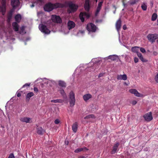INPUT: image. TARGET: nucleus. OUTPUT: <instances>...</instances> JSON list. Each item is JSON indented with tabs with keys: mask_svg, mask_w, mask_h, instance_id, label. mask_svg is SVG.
<instances>
[{
	"mask_svg": "<svg viewBox=\"0 0 158 158\" xmlns=\"http://www.w3.org/2000/svg\"><path fill=\"white\" fill-rule=\"evenodd\" d=\"M64 6V4L60 3H52L51 2H48L44 6V9L46 11L50 12L54 9L63 8Z\"/></svg>",
	"mask_w": 158,
	"mask_h": 158,
	"instance_id": "obj_1",
	"label": "nucleus"
},
{
	"mask_svg": "<svg viewBox=\"0 0 158 158\" xmlns=\"http://www.w3.org/2000/svg\"><path fill=\"white\" fill-rule=\"evenodd\" d=\"M65 4L68 7V12L69 13H74L78 9V6L74 3L72 1L66 2Z\"/></svg>",
	"mask_w": 158,
	"mask_h": 158,
	"instance_id": "obj_2",
	"label": "nucleus"
},
{
	"mask_svg": "<svg viewBox=\"0 0 158 158\" xmlns=\"http://www.w3.org/2000/svg\"><path fill=\"white\" fill-rule=\"evenodd\" d=\"M69 96L70 106L73 107L75 105L76 101L75 94L73 91L70 92Z\"/></svg>",
	"mask_w": 158,
	"mask_h": 158,
	"instance_id": "obj_3",
	"label": "nucleus"
},
{
	"mask_svg": "<svg viewBox=\"0 0 158 158\" xmlns=\"http://www.w3.org/2000/svg\"><path fill=\"white\" fill-rule=\"evenodd\" d=\"M86 28L87 30L89 31V34H90V32H95L96 30L98 29L97 27L95 25L91 23L88 24Z\"/></svg>",
	"mask_w": 158,
	"mask_h": 158,
	"instance_id": "obj_4",
	"label": "nucleus"
},
{
	"mask_svg": "<svg viewBox=\"0 0 158 158\" xmlns=\"http://www.w3.org/2000/svg\"><path fill=\"white\" fill-rule=\"evenodd\" d=\"M39 28L41 31L45 34H49L50 32V31L47 28L46 26L43 24H39Z\"/></svg>",
	"mask_w": 158,
	"mask_h": 158,
	"instance_id": "obj_5",
	"label": "nucleus"
},
{
	"mask_svg": "<svg viewBox=\"0 0 158 158\" xmlns=\"http://www.w3.org/2000/svg\"><path fill=\"white\" fill-rule=\"evenodd\" d=\"M147 38L150 42L153 43L158 38V35L156 34H149L147 35Z\"/></svg>",
	"mask_w": 158,
	"mask_h": 158,
	"instance_id": "obj_6",
	"label": "nucleus"
},
{
	"mask_svg": "<svg viewBox=\"0 0 158 158\" xmlns=\"http://www.w3.org/2000/svg\"><path fill=\"white\" fill-rule=\"evenodd\" d=\"M89 15L88 12H81L79 15L80 19L82 22H83L84 21L85 18L88 19L89 18Z\"/></svg>",
	"mask_w": 158,
	"mask_h": 158,
	"instance_id": "obj_7",
	"label": "nucleus"
},
{
	"mask_svg": "<svg viewBox=\"0 0 158 158\" xmlns=\"http://www.w3.org/2000/svg\"><path fill=\"white\" fill-rule=\"evenodd\" d=\"M51 19L53 22L57 23H60L62 22V20L60 17L55 15H52Z\"/></svg>",
	"mask_w": 158,
	"mask_h": 158,
	"instance_id": "obj_8",
	"label": "nucleus"
},
{
	"mask_svg": "<svg viewBox=\"0 0 158 158\" xmlns=\"http://www.w3.org/2000/svg\"><path fill=\"white\" fill-rule=\"evenodd\" d=\"M10 4L13 8L15 9L19 7L20 2L19 0H11Z\"/></svg>",
	"mask_w": 158,
	"mask_h": 158,
	"instance_id": "obj_9",
	"label": "nucleus"
},
{
	"mask_svg": "<svg viewBox=\"0 0 158 158\" xmlns=\"http://www.w3.org/2000/svg\"><path fill=\"white\" fill-rule=\"evenodd\" d=\"M43 82L44 84L45 83L46 85H49L52 86L53 85L55 84L56 82L52 79H47L44 78L43 79Z\"/></svg>",
	"mask_w": 158,
	"mask_h": 158,
	"instance_id": "obj_10",
	"label": "nucleus"
},
{
	"mask_svg": "<svg viewBox=\"0 0 158 158\" xmlns=\"http://www.w3.org/2000/svg\"><path fill=\"white\" fill-rule=\"evenodd\" d=\"M152 114V112H150L145 114L143 116L145 120L147 121H150L152 120L153 119Z\"/></svg>",
	"mask_w": 158,
	"mask_h": 158,
	"instance_id": "obj_11",
	"label": "nucleus"
},
{
	"mask_svg": "<svg viewBox=\"0 0 158 158\" xmlns=\"http://www.w3.org/2000/svg\"><path fill=\"white\" fill-rule=\"evenodd\" d=\"M105 60L108 59H110L114 61L117 60L118 59V56L116 55H112L108 56L107 57L103 58Z\"/></svg>",
	"mask_w": 158,
	"mask_h": 158,
	"instance_id": "obj_12",
	"label": "nucleus"
},
{
	"mask_svg": "<svg viewBox=\"0 0 158 158\" xmlns=\"http://www.w3.org/2000/svg\"><path fill=\"white\" fill-rule=\"evenodd\" d=\"M20 120L22 122L26 123H31V118L28 117H21L20 118Z\"/></svg>",
	"mask_w": 158,
	"mask_h": 158,
	"instance_id": "obj_13",
	"label": "nucleus"
},
{
	"mask_svg": "<svg viewBox=\"0 0 158 158\" xmlns=\"http://www.w3.org/2000/svg\"><path fill=\"white\" fill-rule=\"evenodd\" d=\"M129 91L131 94H134V95L137 97H140L142 96V94L139 93L138 91L135 89H131L129 90Z\"/></svg>",
	"mask_w": 158,
	"mask_h": 158,
	"instance_id": "obj_14",
	"label": "nucleus"
},
{
	"mask_svg": "<svg viewBox=\"0 0 158 158\" xmlns=\"http://www.w3.org/2000/svg\"><path fill=\"white\" fill-rule=\"evenodd\" d=\"M119 145V143L118 142L116 143L113 147V149L111 152V154H114L117 152V149Z\"/></svg>",
	"mask_w": 158,
	"mask_h": 158,
	"instance_id": "obj_15",
	"label": "nucleus"
},
{
	"mask_svg": "<svg viewBox=\"0 0 158 158\" xmlns=\"http://www.w3.org/2000/svg\"><path fill=\"white\" fill-rule=\"evenodd\" d=\"M68 27L69 30L73 28L75 26V23L71 21H69L68 23Z\"/></svg>",
	"mask_w": 158,
	"mask_h": 158,
	"instance_id": "obj_16",
	"label": "nucleus"
},
{
	"mask_svg": "<svg viewBox=\"0 0 158 158\" xmlns=\"http://www.w3.org/2000/svg\"><path fill=\"white\" fill-rule=\"evenodd\" d=\"M121 20H120V19H119L118 20V21L116 22V28L118 32L119 35V31L121 28Z\"/></svg>",
	"mask_w": 158,
	"mask_h": 158,
	"instance_id": "obj_17",
	"label": "nucleus"
},
{
	"mask_svg": "<svg viewBox=\"0 0 158 158\" xmlns=\"http://www.w3.org/2000/svg\"><path fill=\"white\" fill-rule=\"evenodd\" d=\"M118 80H126L127 79V76L126 74L118 75L117 78Z\"/></svg>",
	"mask_w": 158,
	"mask_h": 158,
	"instance_id": "obj_18",
	"label": "nucleus"
},
{
	"mask_svg": "<svg viewBox=\"0 0 158 158\" xmlns=\"http://www.w3.org/2000/svg\"><path fill=\"white\" fill-rule=\"evenodd\" d=\"M84 8L86 11H88L89 10L90 8L89 0H85L84 5Z\"/></svg>",
	"mask_w": 158,
	"mask_h": 158,
	"instance_id": "obj_19",
	"label": "nucleus"
},
{
	"mask_svg": "<svg viewBox=\"0 0 158 158\" xmlns=\"http://www.w3.org/2000/svg\"><path fill=\"white\" fill-rule=\"evenodd\" d=\"M92 96L89 94H86L83 96V98L85 102H87L89 99L91 98Z\"/></svg>",
	"mask_w": 158,
	"mask_h": 158,
	"instance_id": "obj_20",
	"label": "nucleus"
},
{
	"mask_svg": "<svg viewBox=\"0 0 158 158\" xmlns=\"http://www.w3.org/2000/svg\"><path fill=\"white\" fill-rule=\"evenodd\" d=\"M58 91H59L63 97L64 98H66L67 95L64 89L62 88H60Z\"/></svg>",
	"mask_w": 158,
	"mask_h": 158,
	"instance_id": "obj_21",
	"label": "nucleus"
},
{
	"mask_svg": "<svg viewBox=\"0 0 158 158\" xmlns=\"http://www.w3.org/2000/svg\"><path fill=\"white\" fill-rule=\"evenodd\" d=\"M43 2V0H35L34 2H32V4L31 5H30V7L31 8L34 7L35 6L34 4L36 3L37 4H39V5H41Z\"/></svg>",
	"mask_w": 158,
	"mask_h": 158,
	"instance_id": "obj_22",
	"label": "nucleus"
},
{
	"mask_svg": "<svg viewBox=\"0 0 158 158\" xmlns=\"http://www.w3.org/2000/svg\"><path fill=\"white\" fill-rule=\"evenodd\" d=\"M78 128V124L77 122L74 123L72 126V129L74 133L77 132Z\"/></svg>",
	"mask_w": 158,
	"mask_h": 158,
	"instance_id": "obj_23",
	"label": "nucleus"
},
{
	"mask_svg": "<svg viewBox=\"0 0 158 158\" xmlns=\"http://www.w3.org/2000/svg\"><path fill=\"white\" fill-rule=\"evenodd\" d=\"M12 25L14 30L16 31H18L19 25L18 24L15 22H13L12 23Z\"/></svg>",
	"mask_w": 158,
	"mask_h": 158,
	"instance_id": "obj_24",
	"label": "nucleus"
},
{
	"mask_svg": "<svg viewBox=\"0 0 158 158\" xmlns=\"http://www.w3.org/2000/svg\"><path fill=\"white\" fill-rule=\"evenodd\" d=\"M58 82L59 85L61 87L65 88L66 86V84L64 81L59 80Z\"/></svg>",
	"mask_w": 158,
	"mask_h": 158,
	"instance_id": "obj_25",
	"label": "nucleus"
},
{
	"mask_svg": "<svg viewBox=\"0 0 158 158\" xmlns=\"http://www.w3.org/2000/svg\"><path fill=\"white\" fill-rule=\"evenodd\" d=\"M1 4L2 8H3V10H4L5 12L6 11V0H2Z\"/></svg>",
	"mask_w": 158,
	"mask_h": 158,
	"instance_id": "obj_26",
	"label": "nucleus"
},
{
	"mask_svg": "<svg viewBox=\"0 0 158 158\" xmlns=\"http://www.w3.org/2000/svg\"><path fill=\"white\" fill-rule=\"evenodd\" d=\"M34 95V94L33 92H30L28 93L27 94V95L26 97V100L27 101H29L30 98H31V97L33 96Z\"/></svg>",
	"mask_w": 158,
	"mask_h": 158,
	"instance_id": "obj_27",
	"label": "nucleus"
},
{
	"mask_svg": "<svg viewBox=\"0 0 158 158\" xmlns=\"http://www.w3.org/2000/svg\"><path fill=\"white\" fill-rule=\"evenodd\" d=\"M15 19L16 22L19 23L21 19V16L20 14H17L15 16Z\"/></svg>",
	"mask_w": 158,
	"mask_h": 158,
	"instance_id": "obj_28",
	"label": "nucleus"
},
{
	"mask_svg": "<svg viewBox=\"0 0 158 158\" xmlns=\"http://www.w3.org/2000/svg\"><path fill=\"white\" fill-rule=\"evenodd\" d=\"M37 132L39 135L43 134V130L42 127H37L36 128Z\"/></svg>",
	"mask_w": 158,
	"mask_h": 158,
	"instance_id": "obj_29",
	"label": "nucleus"
},
{
	"mask_svg": "<svg viewBox=\"0 0 158 158\" xmlns=\"http://www.w3.org/2000/svg\"><path fill=\"white\" fill-rule=\"evenodd\" d=\"M87 149L85 147H84L83 148H78L77 149H76L74 152L75 153H77L81 151H83L84 150H87Z\"/></svg>",
	"mask_w": 158,
	"mask_h": 158,
	"instance_id": "obj_30",
	"label": "nucleus"
},
{
	"mask_svg": "<svg viewBox=\"0 0 158 158\" xmlns=\"http://www.w3.org/2000/svg\"><path fill=\"white\" fill-rule=\"evenodd\" d=\"M137 55L139 57L140 60L143 62H146L147 61V60H144L143 59V56L142 55V54L140 53V52H138L137 53Z\"/></svg>",
	"mask_w": 158,
	"mask_h": 158,
	"instance_id": "obj_31",
	"label": "nucleus"
},
{
	"mask_svg": "<svg viewBox=\"0 0 158 158\" xmlns=\"http://www.w3.org/2000/svg\"><path fill=\"white\" fill-rule=\"evenodd\" d=\"M25 27L24 26L21 27L20 29V31H19V33L21 34H23L26 33V32L25 31Z\"/></svg>",
	"mask_w": 158,
	"mask_h": 158,
	"instance_id": "obj_32",
	"label": "nucleus"
},
{
	"mask_svg": "<svg viewBox=\"0 0 158 158\" xmlns=\"http://www.w3.org/2000/svg\"><path fill=\"white\" fill-rule=\"evenodd\" d=\"M64 100L62 99H57L55 100H51V102H52L54 103H62L63 102Z\"/></svg>",
	"mask_w": 158,
	"mask_h": 158,
	"instance_id": "obj_33",
	"label": "nucleus"
},
{
	"mask_svg": "<svg viewBox=\"0 0 158 158\" xmlns=\"http://www.w3.org/2000/svg\"><path fill=\"white\" fill-rule=\"evenodd\" d=\"M139 47L137 46L132 47L131 48V50L133 52H136L137 53L138 52H139L138 51H139Z\"/></svg>",
	"mask_w": 158,
	"mask_h": 158,
	"instance_id": "obj_34",
	"label": "nucleus"
},
{
	"mask_svg": "<svg viewBox=\"0 0 158 158\" xmlns=\"http://www.w3.org/2000/svg\"><path fill=\"white\" fill-rule=\"evenodd\" d=\"M141 8L142 10L144 11L146 10L147 8V3L144 2H143L142 5L141 6Z\"/></svg>",
	"mask_w": 158,
	"mask_h": 158,
	"instance_id": "obj_35",
	"label": "nucleus"
},
{
	"mask_svg": "<svg viewBox=\"0 0 158 158\" xmlns=\"http://www.w3.org/2000/svg\"><path fill=\"white\" fill-rule=\"evenodd\" d=\"M157 18V15L156 13L153 14L152 17V20L153 21H155Z\"/></svg>",
	"mask_w": 158,
	"mask_h": 158,
	"instance_id": "obj_36",
	"label": "nucleus"
},
{
	"mask_svg": "<svg viewBox=\"0 0 158 158\" xmlns=\"http://www.w3.org/2000/svg\"><path fill=\"white\" fill-rule=\"evenodd\" d=\"M139 0H131L129 1V3L130 4L133 5L135 4Z\"/></svg>",
	"mask_w": 158,
	"mask_h": 158,
	"instance_id": "obj_37",
	"label": "nucleus"
},
{
	"mask_svg": "<svg viewBox=\"0 0 158 158\" xmlns=\"http://www.w3.org/2000/svg\"><path fill=\"white\" fill-rule=\"evenodd\" d=\"M94 118V116L93 114H90L84 117L85 119H88L89 118Z\"/></svg>",
	"mask_w": 158,
	"mask_h": 158,
	"instance_id": "obj_38",
	"label": "nucleus"
},
{
	"mask_svg": "<svg viewBox=\"0 0 158 158\" xmlns=\"http://www.w3.org/2000/svg\"><path fill=\"white\" fill-rule=\"evenodd\" d=\"M85 33V31L84 30H80L78 33V35L81 34L82 35H83Z\"/></svg>",
	"mask_w": 158,
	"mask_h": 158,
	"instance_id": "obj_39",
	"label": "nucleus"
},
{
	"mask_svg": "<svg viewBox=\"0 0 158 158\" xmlns=\"http://www.w3.org/2000/svg\"><path fill=\"white\" fill-rule=\"evenodd\" d=\"M30 83H26L23 86L22 88H23L25 87H29L30 86Z\"/></svg>",
	"mask_w": 158,
	"mask_h": 158,
	"instance_id": "obj_40",
	"label": "nucleus"
},
{
	"mask_svg": "<svg viewBox=\"0 0 158 158\" xmlns=\"http://www.w3.org/2000/svg\"><path fill=\"white\" fill-rule=\"evenodd\" d=\"M3 8H2V6H0V12H2V14L3 15H4L5 12L4 11V10H3Z\"/></svg>",
	"mask_w": 158,
	"mask_h": 158,
	"instance_id": "obj_41",
	"label": "nucleus"
},
{
	"mask_svg": "<svg viewBox=\"0 0 158 158\" xmlns=\"http://www.w3.org/2000/svg\"><path fill=\"white\" fill-rule=\"evenodd\" d=\"M102 2H99V3L98 4V6L97 8L101 9V6L102 5Z\"/></svg>",
	"mask_w": 158,
	"mask_h": 158,
	"instance_id": "obj_42",
	"label": "nucleus"
},
{
	"mask_svg": "<svg viewBox=\"0 0 158 158\" xmlns=\"http://www.w3.org/2000/svg\"><path fill=\"white\" fill-rule=\"evenodd\" d=\"M100 9H101L97 8V10H96V11L95 13V15L96 16H97V15H98L99 12L100 11Z\"/></svg>",
	"mask_w": 158,
	"mask_h": 158,
	"instance_id": "obj_43",
	"label": "nucleus"
},
{
	"mask_svg": "<svg viewBox=\"0 0 158 158\" xmlns=\"http://www.w3.org/2000/svg\"><path fill=\"white\" fill-rule=\"evenodd\" d=\"M140 51L142 53H144L146 52L145 50L143 48H140Z\"/></svg>",
	"mask_w": 158,
	"mask_h": 158,
	"instance_id": "obj_44",
	"label": "nucleus"
},
{
	"mask_svg": "<svg viewBox=\"0 0 158 158\" xmlns=\"http://www.w3.org/2000/svg\"><path fill=\"white\" fill-rule=\"evenodd\" d=\"M54 123L56 124H57L60 123V121L59 119H56L55 120Z\"/></svg>",
	"mask_w": 158,
	"mask_h": 158,
	"instance_id": "obj_45",
	"label": "nucleus"
},
{
	"mask_svg": "<svg viewBox=\"0 0 158 158\" xmlns=\"http://www.w3.org/2000/svg\"><path fill=\"white\" fill-rule=\"evenodd\" d=\"M155 81L157 82H158V73L155 76Z\"/></svg>",
	"mask_w": 158,
	"mask_h": 158,
	"instance_id": "obj_46",
	"label": "nucleus"
},
{
	"mask_svg": "<svg viewBox=\"0 0 158 158\" xmlns=\"http://www.w3.org/2000/svg\"><path fill=\"white\" fill-rule=\"evenodd\" d=\"M8 158H15L13 154L12 153L10 154Z\"/></svg>",
	"mask_w": 158,
	"mask_h": 158,
	"instance_id": "obj_47",
	"label": "nucleus"
},
{
	"mask_svg": "<svg viewBox=\"0 0 158 158\" xmlns=\"http://www.w3.org/2000/svg\"><path fill=\"white\" fill-rule=\"evenodd\" d=\"M139 59L136 57L134 58V62L135 63H137L138 62Z\"/></svg>",
	"mask_w": 158,
	"mask_h": 158,
	"instance_id": "obj_48",
	"label": "nucleus"
},
{
	"mask_svg": "<svg viewBox=\"0 0 158 158\" xmlns=\"http://www.w3.org/2000/svg\"><path fill=\"white\" fill-rule=\"evenodd\" d=\"M137 103V102L136 101L134 100L132 101L131 104L133 105H135Z\"/></svg>",
	"mask_w": 158,
	"mask_h": 158,
	"instance_id": "obj_49",
	"label": "nucleus"
},
{
	"mask_svg": "<svg viewBox=\"0 0 158 158\" xmlns=\"http://www.w3.org/2000/svg\"><path fill=\"white\" fill-rule=\"evenodd\" d=\"M34 90L35 92H37L38 91V89L36 87H34Z\"/></svg>",
	"mask_w": 158,
	"mask_h": 158,
	"instance_id": "obj_50",
	"label": "nucleus"
},
{
	"mask_svg": "<svg viewBox=\"0 0 158 158\" xmlns=\"http://www.w3.org/2000/svg\"><path fill=\"white\" fill-rule=\"evenodd\" d=\"M17 95L18 97H19L21 96V94L20 93L17 92Z\"/></svg>",
	"mask_w": 158,
	"mask_h": 158,
	"instance_id": "obj_51",
	"label": "nucleus"
},
{
	"mask_svg": "<svg viewBox=\"0 0 158 158\" xmlns=\"http://www.w3.org/2000/svg\"><path fill=\"white\" fill-rule=\"evenodd\" d=\"M103 75V73H100L98 76V77H102Z\"/></svg>",
	"mask_w": 158,
	"mask_h": 158,
	"instance_id": "obj_52",
	"label": "nucleus"
},
{
	"mask_svg": "<svg viewBox=\"0 0 158 158\" xmlns=\"http://www.w3.org/2000/svg\"><path fill=\"white\" fill-rule=\"evenodd\" d=\"M81 70V69H80V68H79V67H77V68L76 69V70H75V72H77V71H78H78H79V70Z\"/></svg>",
	"mask_w": 158,
	"mask_h": 158,
	"instance_id": "obj_53",
	"label": "nucleus"
},
{
	"mask_svg": "<svg viewBox=\"0 0 158 158\" xmlns=\"http://www.w3.org/2000/svg\"><path fill=\"white\" fill-rule=\"evenodd\" d=\"M157 53L156 52H153V54L154 56H156L157 54Z\"/></svg>",
	"mask_w": 158,
	"mask_h": 158,
	"instance_id": "obj_54",
	"label": "nucleus"
},
{
	"mask_svg": "<svg viewBox=\"0 0 158 158\" xmlns=\"http://www.w3.org/2000/svg\"><path fill=\"white\" fill-rule=\"evenodd\" d=\"M123 28L124 30H126V29L127 27H126V25H123Z\"/></svg>",
	"mask_w": 158,
	"mask_h": 158,
	"instance_id": "obj_55",
	"label": "nucleus"
},
{
	"mask_svg": "<svg viewBox=\"0 0 158 158\" xmlns=\"http://www.w3.org/2000/svg\"><path fill=\"white\" fill-rule=\"evenodd\" d=\"M78 158H86L85 157L83 156H79Z\"/></svg>",
	"mask_w": 158,
	"mask_h": 158,
	"instance_id": "obj_56",
	"label": "nucleus"
},
{
	"mask_svg": "<svg viewBox=\"0 0 158 158\" xmlns=\"http://www.w3.org/2000/svg\"><path fill=\"white\" fill-rule=\"evenodd\" d=\"M30 38H27L26 40V41H27L28 40H30Z\"/></svg>",
	"mask_w": 158,
	"mask_h": 158,
	"instance_id": "obj_57",
	"label": "nucleus"
},
{
	"mask_svg": "<svg viewBox=\"0 0 158 158\" xmlns=\"http://www.w3.org/2000/svg\"><path fill=\"white\" fill-rule=\"evenodd\" d=\"M72 76H73V78H74V77H75V73H74L73 74Z\"/></svg>",
	"mask_w": 158,
	"mask_h": 158,
	"instance_id": "obj_58",
	"label": "nucleus"
},
{
	"mask_svg": "<svg viewBox=\"0 0 158 158\" xmlns=\"http://www.w3.org/2000/svg\"><path fill=\"white\" fill-rule=\"evenodd\" d=\"M69 143L68 141H67V142H65V144H66L67 145H68Z\"/></svg>",
	"mask_w": 158,
	"mask_h": 158,
	"instance_id": "obj_59",
	"label": "nucleus"
},
{
	"mask_svg": "<svg viewBox=\"0 0 158 158\" xmlns=\"http://www.w3.org/2000/svg\"><path fill=\"white\" fill-rule=\"evenodd\" d=\"M51 25H52V27H54L55 26L53 25V24H51Z\"/></svg>",
	"mask_w": 158,
	"mask_h": 158,
	"instance_id": "obj_60",
	"label": "nucleus"
},
{
	"mask_svg": "<svg viewBox=\"0 0 158 158\" xmlns=\"http://www.w3.org/2000/svg\"><path fill=\"white\" fill-rule=\"evenodd\" d=\"M27 41H25L24 42V43H25V44L26 45L27 44H26V42Z\"/></svg>",
	"mask_w": 158,
	"mask_h": 158,
	"instance_id": "obj_61",
	"label": "nucleus"
},
{
	"mask_svg": "<svg viewBox=\"0 0 158 158\" xmlns=\"http://www.w3.org/2000/svg\"><path fill=\"white\" fill-rule=\"evenodd\" d=\"M11 15H12V13L11 12V13H10V17H11Z\"/></svg>",
	"mask_w": 158,
	"mask_h": 158,
	"instance_id": "obj_62",
	"label": "nucleus"
},
{
	"mask_svg": "<svg viewBox=\"0 0 158 158\" xmlns=\"http://www.w3.org/2000/svg\"><path fill=\"white\" fill-rule=\"evenodd\" d=\"M157 25H158V19H157Z\"/></svg>",
	"mask_w": 158,
	"mask_h": 158,
	"instance_id": "obj_63",
	"label": "nucleus"
},
{
	"mask_svg": "<svg viewBox=\"0 0 158 158\" xmlns=\"http://www.w3.org/2000/svg\"><path fill=\"white\" fill-rule=\"evenodd\" d=\"M89 68L90 69H92V67H90V68Z\"/></svg>",
	"mask_w": 158,
	"mask_h": 158,
	"instance_id": "obj_64",
	"label": "nucleus"
}]
</instances>
